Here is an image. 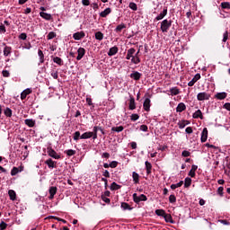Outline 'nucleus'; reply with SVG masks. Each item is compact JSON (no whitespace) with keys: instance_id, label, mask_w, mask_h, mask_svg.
Listing matches in <instances>:
<instances>
[{"instance_id":"obj_1","label":"nucleus","mask_w":230,"mask_h":230,"mask_svg":"<svg viewBox=\"0 0 230 230\" xmlns=\"http://www.w3.org/2000/svg\"><path fill=\"white\" fill-rule=\"evenodd\" d=\"M172 20H168V19L162 21L160 28L163 33H168V30L172 28Z\"/></svg>"},{"instance_id":"obj_2","label":"nucleus","mask_w":230,"mask_h":230,"mask_svg":"<svg viewBox=\"0 0 230 230\" xmlns=\"http://www.w3.org/2000/svg\"><path fill=\"white\" fill-rule=\"evenodd\" d=\"M148 200V198L145 194H141L137 196V193L133 194V201L135 204H139V202H146Z\"/></svg>"},{"instance_id":"obj_3","label":"nucleus","mask_w":230,"mask_h":230,"mask_svg":"<svg viewBox=\"0 0 230 230\" xmlns=\"http://www.w3.org/2000/svg\"><path fill=\"white\" fill-rule=\"evenodd\" d=\"M47 154L53 159H60V155L57 154V151H55V149H53L51 146L47 147Z\"/></svg>"},{"instance_id":"obj_4","label":"nucleus","mask_w":230,"mask_h":230,"mask_svg":"<svg viewBox=\"0 0 230 230\" xmlns=\"http://www.w3.org/2000/svg\"><path fill=\"white\" fill-rule=\"evenodd\" d=\"M209 98H211V95L206 92L199 93L197 95L198 102H204V100H209Z\"/></svg>"},{"instance_id":"obj_5","label":"nucleus","mask_w":230,"mask_h":230,"mask_svg":"<svg viewBox=\"0 0 230 230\" xmlns=\"http://www.w3.org/2000/svg\"><path fill=\"white\" fill-rule=\"evenodd\" d=\"M166 15H168V7H164L163 12L155 17V21H163Z\"/></svg>"},{"instance_id":"obj_6","label":"nucleus","mask_w":230,"mask_h":230,"mask_svg":"<svg viewBox=\"0 0 230 230\" xmlns=\"http://www.w3.org/2000/svg\"><path fill=\"white\" fill-rule=\"evenodd\" d=\"M84 57H85V49L80 47L77 49L76 60H82L84 58Z\"/></svg>"},{"instance_id":"obj_7","label":"nucleus","mask_w":230,"mask_h":230,"mask_svg":"<svg viewBox=\"0 0 230 230\" xmlns=\"http://www.w3.org/2000/svg\"><path fill=\"white\" fill-rule=\"evenodd\" d=\"M130 78H132V80H136V82L141 80V77L143 76V74L137 72V71H133L132 74H130Z\"/></svg>"},{"instance_id":"obj_8","label":"nucleus","mask_w":230,"mask_h":230,"mask_svg":"<svg viewBox=\"0 0 230 230\" xmlns=\"http://www.w3.org/2000/svg\"><path fill=\"white\" fill-rule=\"evenodd\" d=\"M200 80V74H196L194 77L188 83L189 87H193L197 82Z\"/></svg>"},{"instance_id":"obj_9","label":"nucleus","mask_w":230,"mask_h":230,"mask_svg":"<svg viewBox=\"0 0 230 230\" xmlns=\"http://www.w3.org/2000/svg\"><path fill=\"white\" fill-rule=\"evenodd\" d=\"M151 101L150 98H146L143 103L144 111L146 112H150V107H151Z\"/></svg>"},{"instance_id":"obj_10","label":"nucleus","mask_w":230,"mask_h":230,"mask_svg":"<svg viewBox=\"0 0 230 230\" xmlns=\"http://www.w3.org/2000/svg\"><path fill=\"white\" fill-rule=\"evenodd\" d=\"M135 54H136V49L131 48V49H128L126 60H130L131 58H134Z\"/></svg>"},{"instance_id":"obj_11","label":"nucleus","mask_w":230,"mask_h":230,"mask_svg":"<svg viewBox=\"0 0 230 230\" xmlns=\"http://www.w3.org/2000/svg\"><path fill=\"white\" fill-rule=\"evenodd\" d=\"M85 37V32L84 31H78L73 34V39L75 40H81V39H84Z\"/></svg>"},{"instance_id":"obj_12","label":"nucleus","mask_w":230,"mask_h":230,"mask_svg":"<svg viewBox=\"0 0 230 230\" xmlns=\"http://www.w3.org/2000/svg\"><path fill=\"white\" fill-rule=\"evenodd\" d=\"M49 200H53V199H55V195H57V187H50L49 190Z\"/></svg>"},{"instance_id":"obj_13","label":"nucleus","mask_w":230,"mask_h":230,"mask_svg":"<svg viewBox=\"0 0 230 230\" xmlns=\"http://www.w3.org/2000/svg\"><path fill=\"white\" fill-rule=\"evenodd\" d=\"M201 143H206L208 141V128H204L201 132Z\"/></svg>"},{"instance_id":"obj_14","label":"nucleus","mask_w":230,"mask_h":230,"mask_svg":"<svg viewBox=\"0 0 230 230\" xmlns=\"http://www.w3.org/2000/svg\"><path fill=\"white\" fill-rule=\"evenodd\" d=\"M192 118L194 119H199H199H204V115H202V111H200V110L196 111L193 113Z\"/></svg>"},{"instance_id":"obj_15","label":"nucleus","mask_w":230,"mask_h":230,"mask_svg":"<svg viewBox=\"0 0 230 230\" xmlns=\"http://www.w3.org/2000/svg\"><path fill=\"white\" fill-rule=\"evenodd\" d=\"M31 93H33V91L30 88L25 89L22 93H21V100H26V96H28V94H31Z\"/></svg>"},{"instance_id":"obj_16","label":"nucleus","mask_w":230,"mask_h":230,"mask_svg":"<svg viewBox=\"0 0 230 230\" xmlns=\"http://www.w3.org/2000/svg\"><path fill=\"white\" fill-rule=\"evenodd\" d=\"M118 51H119V49H118L117 46L111 48L108 52V57H114V55L118 53Z\"/></svg>"},{"instance_id":"obj_17","label":"nucleus","mask_w":230,"mask_h":230,"mask_svg":"<svg viewBox=\"0 0 230 230\" xmlns=\"http://www.w3.org/2000/svg\"><path fill=\"white\" fill-rule=\"evenodd\" d=\"M40 16L42 17V19H45V21H51L53 19V16H51L50 13L40 12Z\"/></svg>"},{"instance_id":"obj_18","label":"nucleus","mask_w":230,"mask_h":230,"mask_svg":"<svg viewBox=\"0 0 230 230\" xmlns=\"http://www.w3.org/2000/svg\"><path fill=\"white\" fill-rule=\"evenodd\" d=\"M128 109L129 111H134L136 109V99H134L133 96H130Z\"/></svg>"},{"instance_id":"obj_19","label":"nucleus","mask_w":230,"mask_h":230,"mask_svg":"<svg viewBox=\"0 0 230 230\" xmlns=\"http://www.w3.org/2000/svg\"><path fill=\"white\" fill-rule=\"evenodd\" d=\"M215 98H217V100H226L227 98V93H226V92L217 93L215 95Z\"/></svg>"},{"instance_id":"obj_20","label":"nucleus","mask_w":230,"mask_h":230,"mask_svg":"<svg viewBox=\"0 0 230 230\" xmlns=\"http://www.w3.org/2000/svg\"><path fill=\"white\" fill-rule=\"evenodd\" d=\"M184 111H186V104L180 102L176 107V112H184Z\"/></svg>"},{"instance_id":"obj_21","label":"nucleus","mask_w":230,"mask_h":230,"mask_svg":"<svg viewBox=\"0 0 230 230\" xmlns=\"http://www.w3.org/2000/svg\"><path fill=\"white\" fill-rule=\"evenodd\" d=\"M57 162H54L53 159L49 158L45 162V164L49 166V168H57Z\"/></svg>"},{"instance_id":"obj_22","label":"nucleus","mask_w":230,"mask_h":230,"mask_svg":"<svg viewBox=\"0 0 230 230\" xmlns=\"http://www.w3.org/2000/svg\"><path fill=\"white\" fill-rule=\"evenodd\" d=\"M112 9H111V7L106 8L104 11L100 13V17H107V15H109L110 13H111Z\"/></svg>"},{"instance_id":"obj_23","label":"nucleus","mask_w":230,"mask_h":230,"mask_svg":"<svg viewBox=\"0 0 230 230\" xmlns=\"http://www.w3.org/2000/svg\"><path fill=\"white\" fill-rule=\"evenodd\" d=\"M25 125H27V127H30V128H33V127H35V120H33L32 119H27L24 120Z\"/></svg>"},{"instance_id":"obj_24","label":"nucleus","mask_w":230,"mask_h":230,"mask_svg":"<svg viewBox=\"0 0 230 230\" xmlns=\"http://www.w3.org/2000/svg\"><path fill=\"white\" fill-rule=\"evenodd\" d=\"M198 168H199V166L193 164L191 166L190 171L189 172V177H192V178L195 177V175H196L195 172H197Z\"/></svg>"},{"instance_id":"obj_25","label":"nucleus","mask_w":230,"mask_h":230,"mask_svg":"<svg viewBox=\"0 0 230 230\" xmlns=\"http://www.w3.org/2000/svg\"><path fill=\"white\" fill-rule=\"evenodd\" d=\"M93 132L88 131L84 132L83 135H81L80 139H91L93 137Z\"/></svg>"},{"instance_id":"obj_26","label":"nucleus","mask_w":230,"mask_h":230,"mask_svg":"<svg viewBox=\"0 0 230 230\" xmlns=\"http://www.w3.org/2000/svg\"><path fill=\"white\" fill-rule=\"evenodd\" d=\"M110 190L111 191H116L118 190H121V185H119L118 183H116V181H113L110 187Z\"/></svg>"},{"instance_id":"obj_27","label":"nucleus","mask_w":230,"mask_h":230,"mask_svg":"<svg viewBox=\"0 0 230 230\" xmlns=\"http://www.w3.org/2000/svg\"><path fill=\"white\" fill-rule=\"evenodd\" d=\"M123 130H125V128L123 126H119V127H112L111 128V134H113V132H123Z\"/></svg>"},{"instance_id":"obj_28","label":"nucleus","mask_w":230,"mask_h":230,"mask_svg":"<svg viewBox=\"0 0 230 230\" xmlns=\"http://www.w3.org/2000/svg\"><path fill=\"white\" fill-rule=\"evenodd\" d=\"M171 96H177V94L181 93V90L177 87H172L170 89Z\"/></svg>"},{"instance_id":"obj_29","label":"nucleus","mask_w":230,"mask_h":230,"mask_svg":"<svg viewBox=\"0 0 230 230\" xmlns=\"http://www.w3.org/2000/svg\"><path fill=\"white\" fill-rule=\"evenodd\" d=\"M132 178H133L134 184H139V174L137 172H133Z\"/></svg>"},{"instance_id":"obj_30","label":"nucleus","mask_w":230,"mask_h":230,"mask_svg":"<svg viewBox=\"0 0 230 230\" xmlns=\"http://www.w3.org/2000/svg\"><path fill=\"white\" fill-rule=\"evenodd\" d=\"M120 208H122V209H124V211H127V210L128 211H132V208L127 202H122L121 205H120Z\"/></svg>"},{"instance_id":"obj_31","label":"nucleus","mask_w":230,"mask_h":230,"mask_svg":"<svg viewBox=\"0 0 230 230\" xmlns=\"http://www.w3.org/2000/svg\"><path fill=\"white\" fill-rule=\"evenodd\" d=\"M4 116H6V118H12V114H13L12 109L6 107L4 110Z\"/></svg>"},{"instance_id":"obj_32","label":"nucleus","mask_w":230,"mask_h":230,"mask_svg":"<svg viewBox=\"0 0 230 230\" xmlns=\"http://www.w3.org/2000/svg\"><path fill=\"white\" fill-rule=\"evenodd\" d=\"M8 195H9L11 200H15V199H17V194L15 193V190H9Z\"/></svg>"},{"instance_id":"obj_33","label":"nucleus","mask_w":230,"mask_h":230,"mask_svg":"<svg viewBox=\"0 0 230 230\" xmlns=\"http://www.w3.org/2000/svg\"><path fill=\"white\" fill-rule=\"evenodd\" d=\"M146 170L147 175H150V173H152V164H150V162L148 161L146 162Z\"/></svg>"},{"instance_id":"obj_34","label":"nucleus","mask_w":230,"mask_h":230,"mask_svg":"<svg viewBox=\"0 0 230 230\" xmlns=\"http://www.w3.org/2000/svg\"><path fill=\"white\" fill-rule=\"evenodd\" d=\"M125 28H127V25L125 23H120L119 25H118L115 29L116 33H120V31L122 30H125Z\"/></svg>"},{"instance_id":"obj_35","label":"nucleus","mask_w":230,"mask_h":230,"mask_svg":"<svg viewBox=\"0 0 230 230\" xmlns=\"http://www.w3.org/2000/svg\"><path fill=\"white\" fill-rule=\"evenodd\" d=\"M132 64H140L141 63V58H139V56L137 54H135V57L131 58Z\"/></svg>"},{"instance_id":"obj_36","label":"nucleus","mask_w":230,"mask_h":230,"mask_svg":"<svg viewBox=\"0 0 230 230\" xmlns=\"http://www.w3.org/2000/svg\"><path fill=\"white\" fill-rule=\"evenodd\" d=\"M164 218L165 222L173 224V219L172 218V215L165 213V215L164 216Z\"/></svg>"},{"instance_id":"obj_37","label":"nucleus","mask_w":230,"mask_h":230,"mask_svg":"<svg viewBox=\"0 0 230 230\" xmlns=\"http://www.w3.org/2000/svg\"><path fill=\"white\" fill-rule=\"evenodd\" d=\"M53 62L55 64H58V66H64V60H62V58L56 57L53 58Z\"/></svg>"},{"instance_id":"obj_38","label":"nucleus","mask_w":230,"mask_h":230,"mask_svg":"<svg viewBox=\"0 0 230 230\" xmlns=\"http://www.w3.org/2000/svg\"><path fill=\"white\" fill-rule=\"evenodd\" d=\"M98 130H100V127H98V126L93 127V139H97L98 138Z\"/></svg>"},{"instance_id":"obj_39","label":"nucleus","mask_w":230,"mask_h":230,"mask_svg":"<svg viewBox=\"0 0 230 230\" xmlns=\"http://www.w3.org/2000/svg\"><path fill=\"white\" fill-rule=\"evenodd\" d=\"M47 218H49V220H51V218H53L54 220H58V222H63V224H67V221H66V219H62V218L57 217L55 216H49Z\"/></svg>"},{"instance_id":"obj_40","label":"nucleus","mask_w":230,"mask_h":230,"mask_svg":"<svg viewBox=\"0 0 230 230\" xmlns=\"http://www.w3.org/2000/svg\"><path fill=\"white\" fill-rule=\"evenodd\" d=\"M221 8L223 10H230V3L229 2H222Z\"/></svg>"},{"instance_id":"obj_41","label":"nucleus","mask_w":230,"mask_h":230,"mask_svg":"<svg viewBox=\"0 0 230 230\" xmlns=\"http://www.w3.org/2000/svg\"><path fill=\"white\" fill-rule=\"evenodd\" d=\"M155 215H157V217H164L166 215V212L164 211V209H156L155 210Z\"/></svg>"},{"instance_id":"obj_42","label":"nucleus","mask_w":230,"mask_h":230,"mask_svg":"<svg viewBox=\"0 0 230 230\" xmlns=\"http://www.w3.org/2000/svg\"><path fill=\"white\" fill-rule=\"evenodd\" d=\"M10 53H12V47H4V57H8V55H10Z\"/></svg>"},{"instance_id":"obj_43","label":"nucleus","mask_w":230,"mask_h":230,"mask_svg":"<svg viewBox=\"0 0 230 230\" xmlns=\"http://www.w3.org/2000/svg\"><path fill=\"white\" fill-rule=\"evenodd\" d=\"M64 154H66V155H68V157H71L72 155H76V151H75L73 149H68V150H66L64 152Z\"/></svg>"},{"instance_id":"obj_44","label":"nucleus","mask_w":230,"mask_h":230,"mask_svg":"<svg viewBox=\"0 0 230 230\" xmlns=\"http://www.w3.org/2000/svg\"><path fill=\"white\" fill-rule=\"evenodd\" d=\"M190 186H191V178L187 177L185 178L184 188H190Z\"/></svg>"},{"instance_id":"obj_45","label":"nucleus","mask_w":230,"mask_h":230,"mask_svg":"<svg viewBox=\"0 0 230 230\" xmlns=\"http://www.w3.org/2000/svg\"><path fill=\"white\" fill-rule=\"evenodd\" d=\"M96 40H103V33L102 31L95 32Z\"/></svg>"},{"instance_id":"obj_46","label":"nucleus","mask_w":230,"mask_h":230,"mask_svg":"<svg viewBox=\"0 0 230 230\" xmlns=\"http://www.w3.org/2000/svg\"><path fill=\"white\" fill-rule=\"evenodd\" d=\"M128 7L130 8V10H133V12H137V4L136 3H129Z\"/></svg>"},{"instance_id":"obj_47","label":"nucleus","mask_w":230,"mask_h":230,"mask_svg":"<svg viewBox=\"0 0 230 230\" xmlns=\"http://www.w3.org/2000/svg\"><path fill=\"white\" fill-rule=\"evenodd\" d=\"M38 55L40 57V64H44V52H42L40 49H39L38 50Z\"/></svg>"},{"instance_id":"obj_48","label":"nucleus","mask_w":230,"mask_h":230,"mask_svg":"<svg viewBox=\"0 0 230 230\" xmlns=\"http://www.w3.org/2000/svg\"><path fill=\"white\" fill-rule=\"evenodd\" d=\"M169 202L171 204H175V202H177V198L175 197V195L171 194L169 197Z\"/></svg>"},{"instance_id":"obj_49","label":"nucleus","mask_w":230,"mask_h":230,"mask_svg":"<svg viewBox=\"0 0 230 230\" xmlns=\"http://www.w3.org/2000/svg\"><path fill=\"white\" fill-rule=\"evenodd\" d=\"M55 37H57V33L53 32V31H50L49 32L48 36H47V39L49 40H51L52 39H55Z\"/></svg>"},{"instance_id":"obj_50","label":"nucleus","mask_w":230,"mask_h":230,"mask_svg":"<svg viewBox=\"0 0 230 230\" xmlns=\"http://www.w3.org/2000/svg\"><path fill=\"white\" fill-rule=\"evenodd\" d=\"M17 173H19V167H13L12 171H11V175L13 177L15 176Z\"/></svg>"},{"instance_id":"obj_51","label":"nucleus","mask_w":230,"mask_h":230,"mask_svg":"<svg viewBox=\"0 0 230 230\" xmlns=\"http://www.w3.org/2000/svg\"><path fill=\"white\" fill-rule=\"evenodd\" d=\"M80 137H82V136H80V131H75L74 133V141H78V139H80Z\"/></svg>"},{"instance_id":"obj_52","label":"nucleus","mask_w":230,"mask_h":230,"mask_svg":"<svg viewBox=\"0 0 230 230\" xmlns=\"http://www.w3.org/2000/svg\"><path fill=\"white\" fill-rule=\"evenodd\" d=\"M227 39H229V32L226 31L223 34V42H227Z\"/></svg>"},{"instance_id":"obj_53","label":"nucleus","mask_w":230,"mask_h":230,"mask_svg":"<svg viewBox=\"0 0 230 230\" xmlns=\"http://www.w3.org/2000/svg\"><path fill=\"white\" fill-rule=\"evenodd\" d=\"M130 119L131 121H137V119H139V116L136 113H133L131 116H130Z\"/></svg>"},{"instance_id":"obj_54","label":"nucleus","mask_w":230,"mask_h":230,"mask_svg":"<svg viewBox=\"0 0 230 230\" xmlns=\"http://www.w3.org/2000/svg\"><path fill=\"white\" fill-rule=\"evenodd\" d=\"M6 227H8V224H6L4 221H2L0 223V230H4Z\"/></svg>"},{"instance_id":"obj_55","label":"nucleus","mask_w":230,"mask_h":230,"mask_svg":"<svg viewBox=\"0 0 230 230\" xmlns=\"http://www.w3.org/2000/svg\"><path fill=\"white\" fill-rule=\"evenodd\" d=\"M102 200L106 204H111V199L107 198V196H101Z\"/></svg>"},{"instance_id":"obj_56","label":"nucleus","mask_w":230,"mask_h":230,"mask_svg":"<svg viewBox=\"0 0 230 230\" xmlns=\"http://www.w3.org/2000/svg\"><path fill=\"white\" fill-rule=\"evenodd\" d=\"M2 75L4 78L10 77V72L8 70H3Z\"/></svg>"},{"instance_id":"obj_57","label":"nucleus","mask_w":230,"mask_h":230,"mask_svg":"<svg viewBox=\"0 0 230 230\" xmlns=\"http://www.w3.org/2000/svg\"><path fill=\"white\" fill-rule=\"evenodd\" d=\"M51 76L54 78V80H58V71H53L51 72Z\"/></svg>"},{"instance_id":"obj_58","label":"nucleus","mask_w":230,"mask_h":230,"mask_svg":"<svg viewBox=\"0 0 230 230\" xmlns=\"http://www.w3.org/2000/svg\"><path fill=\"white\" fill-rule=\"evenodd\" d=\"M181 155L182 157H190V155H191V153H190V151L184 150L182 151Z\"/></svg>"},{"instance_id":"obj_59","label":"nucleus","mask_w":230,"mask_h":230,"mask_svg":"<svg viewBox=\"0 0 230 230\" xmlns=\"http://www.w3.org/2000/svg\"><path fill=\"white\" fill-rule=\"evenodd\" d=\"M19 39H21V40H26V39H28V35H26V33L22 32L20 34Z\"/></svg>"},{"instance_id":"obj_60","label":"nucleus","mask_w":230,"mask_h":230,"mask_svg":"<svg viewBox=\"0 0 230 230\" xmlns=\"http://www.w3.org/2000/svg\"><path fill=\"white\" fill-rule=\"evenodd\" d=\"M140 130H142V132H148V126L141 125L140 126Z\"/></svg>"},{"instance_id":"obj_61","label":"nucleus","mask_w":230,"mask_h":230,"mask_svg":"<svg viewBox=\"0 0 230 230\" xmlns=\"http://www.w3.org/2000/svg\"><path fill=\"white\" fill-rule=\"evenodd\" d=\"M118 167V162L117 161H112L110 164V168H117Z\"/></svg>"},{"instance_id":"obj_62","label":"nucleus","mask_w":230,"mask_h":230,"mask_svg":"<svg viewBox=\"0 0 230 230\" xmlns=\"http://www.w3.org/2000/svg\"><path fill=\"white\" fill-rule=\"evenodd\" d=\"M178 127H179V128H184V127H186L184 120L179 121Z\"/></svg>"},{"instance_id":"obj_63","label":"nucleus","mask_w":230,"mask_h":230,"mask_svg":"<svg viewBox=\"0 0 230 230\" xmlns=\"http://www.w3.org/2000/svg\"><path fill=\"white\" fill-rule=\"evenodd\" d=\"M0 33H6V27L3 23L0 25Z\"/></svg>"},{"instance_id":"obj_64","label":"nucleus","mask_w":230,"mask_h":230,"mask_svg":"<svg viewBox=\"0 0 230 230\" xmlns=\"http://www.w3.org/2000/svg\"><path fill=\"white\" fill-rule=\"evenodd\" d=\"M224 109H226V111H230V102H226L224 104Z\"/></svg>"}]
</instances>
